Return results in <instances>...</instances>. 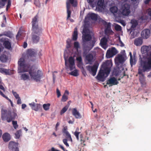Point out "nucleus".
Wrapping results in <instances>:
<instances>
[{"label":"nucleus","mask_w":151,"mask_h":151,"mask_svg":"<svg viewBox=\"0 0 151 151\" xmlns=\"http://www.w3.org/2000/svg\"><path fill=\"white\" fill-rule=\"evenodd\" d=\"M74 47L76 49H78L79 47V43L77 42H75L74 44Z\"/></svg>","instance_id":"obj_50"},{"label":"nucleus","mask_w":151,"mask_h":151,"mask_svg":"<svg viewBox=\"0 0 151 151\" xmlns=\"http://www.w3.org/2000/svg\"><path fill=\"white\" fill-rule=\"evenodd\" d=\"M78 32L77 29L76 27L75 28L73 35L72 39L73 40L76 41L78 38Z\"/></svg>","instance_id":"obj_29"},{"label":"nucleus","mask_w":151,"mask_h":151,"mask_svg":"<svg viewBox=\"0 0 151 151\" xmlns=\"http://www.w3.org/2000/svg\"><path fill=\"white\" fill-rule=\"evenodd\" d=\"M71 42V40L70 39H68L66 41V43L69 46H70Z\"/></svg>","instance_id":"obj_56"},{"label":"nucleus","mask_w":151,"mask_h":151,"mask_svg":"<svg viewBox=\"0 0 151 151\" xmlns=\"http://www.w3.org/2000/svg\"><path fill=\"white\" fill-rule=\"evenodd\" d=\"M34 4L38 7L40 6V3L39 0H34Z\"/></svg>","instance_id":"obj_43"},{"label":"nucleus","mask_w":151,"mask_h":151,"mask_svg":"<svg viewBox=\"0 0 151 151\" xmlns=\"http://www.w3.org/2000/svg\"><path fill=\"white\" fill-rule=\"evenodd\" d=\"M29 76L28 74L23 73L21 75V79L24 81L29 80Z\"/></svg>","instance_id":"obj_31"},{"label":"nucleus","mask_w":151,"mask_h":151,"mask_svg":"<svg viewBox=\"0 0 151 151\" xmlns=\"http://www.w3.org/2000/svg\"><path fill=\"white\" fill-rule=\"evenodd\" d=\"M9 71V69H5L3 68H0V72L6 75L10 74Z\"/></svg>","instance_id":"obj_30"},{"label":"nucleus","mask_w":151,"mask_h":151,"mask_svg":"<svg viewBox=\"0 0 151 151\" xmlns=\"http://www.w3.org/2000/svg\"><path fill=\"white\" fill-rule=\"evenodd\" d=\"M17 99V104H22V102L20 97H19Z\"/></svg>","instance_id":"obj_58"},{"label":"nucleus","mask_w":151,"mask_h":151,"mask_svg":"<svg viewBox=\"0 0 151 151\" xmlns=\"http://www.w3.org/2000/svg\"><path fill=\"white\" fill-rule=\"evenodd\" d=\"M131 5L125 3L122 4L118 11V15L117 16L119 17L121 15L124 16H128L131 12Z\"/></svg>","instance_id":"obj_5"},{"label":"nucleus","mask_w":151,"mask_h":151,"mask_svg":"<svg viewBox=\"0 0 151 151\" xmlns=\"http://www.w3.org/2000/svg\"><path fill=\"white\" fill-rule=\"evenodd\" d=\"M146 12L148 15L151 17V9L149 8L147 9L146 11Z\"/></svg>","instance_id":"obj_52"},{"label":"nucleus","mask_w":151,"mask_h":151,"mask_svg":"<svg viewBox=\"0 0 151 151\" xmlns=\"http://www.w3.org/2000/svg\"><path fill=\"white\" fill-rule=\"evenodd\" d=\"M76 60L78 61V66H79V64H81L82 63V59L81 57V56H79L78 57L76 58Z\"/></svg>","instance_id":"obj_42"},{"label":"nucleus","mask_w":151,"mask_h":151,"mask_svg":"<svg viewBox=\"0 0 151 151\" xmlns=\"http://www.w3.org/2000/svg\"><path fill=\"white\" fill-rule=\"evenodd\" d=\"M150 31L149 29H145L143 30L141 32V36L144 39H147L150 36Z\"/></svg>","instance_id":"obj_16"},{"label":"nucleus","mask_w":151,"mask_h":151,"mask_svg":"<svg viewBox=\"0 0 151 151\" xmlns=\"http://www.w3.org/2000/svg\"><path fill=\"white\" fill-rule=\"evenodd\" d=\"M151 69V53L149 56L145 61L141 62V66L138 69V73L141 75L139 76V81L144 80V75L142 72H145Z\"/></svg>","instance_id":"obj_4"},{"label":"nucleus","mask_w":151,"mask_h":151,"mask_svg":"<svg viewBox=\"0 0 151 151\" xmlns=\"http://www.w3.org/2000/svg\"><path fill=\"white\" fill-rule=\"evenodd\" d=\"M27 106V105L25 104H22V109H24Z\"/></svg>","instance_id":"obj_61"},{"label":"nucleus","mask_w":151,"mask_h":151,"mask_svg":"<svg viewBox=\"0 0 151 151\" xmlns=\"http://www.w3.org/2000/svg\"><path fill=\"white\" fill-rule=\"evenodd\" d=\"M115 29L117 31H120L122 30V27L120 25L116 24L115 26Z\"/></svg>","instance_id":"obj_44"},{"label":"nucleus","mask_w":151,"mask_h":151,"mask_svg":"<svg viewBox=\"0 0 151 151\" xmlns=\"http://www.w3.org/2000/svg\"><path fill=\"white\" fill-rule=\"evenodd\" d=\"M140 81L141 84L142 85V86L145 85V80Z\"/></svg>","instance_id":"obj_59"},{"label":"nucleus","mask_w":151,"mask_h":151,"mask_svg":"<svg viewBox=\"0 0 151 151\" xmlns=\"http://www.w3.org/2000/svg\"><path fill=\"white\" fill-rule=\"evenodd\" d=\"M80 133V132H77L76 131L74 133V135L76 136V137L78 136H79V134Z\"/></svg>","instance_id":"obj_62"},{"label":"nucleus","mask_w":151,"mask_h":151,"mask_svg":"<svg viewBox=\"0 0 151 151\" xmlns=\"http://www.w3.org/2000/svg\"><path fill=\"white\" fill-rule=\"evenodd\" d=\"M2 138L4 142H8L11 139V137L10 134L8 133H5L2 135Z\"/></svg>","instance_id":"obj_21"},{"label":"nucleus","mask_w":151,"mask_h":151,"mask_svg":"<svg viewBox=\"0 0 151 151\" xmlns=\"http://www.w3.org/2000/svg\"><path fill=\"white\" fill-rule=\"evenodd\" d=\"M112 64L109 60L103 62L98 74L96 76L97 79L101 81H104L105 78L109 75Z\"/></svg>","instance_id":"obj_3"},{"label":"nucleus","mask_w":151,"mask_h":151,"mask_svg":"<svg viewBox=\"0 0 151 151\" xmlns=\"http://www.w3.org/2000/svg\"><path fill=\"white\" fill-rule=\"evenodd\" d=\"M22 132V130L20 129L17 131L15 133V135L16 138H19L20 136V134Z\"/></svg>","instance_id":"obj_40"},{"label":"nucleus","mask_w":151,"mask_h":151,"mask_svg":"<svg viewBox=\"0 0 151 151\" xmlns=\"http://www.w3.org/2000/svg\"><path fill=\"white\" fill-rule=\"evenodd\" d=\"M0 95H1L3 97L5 98L6 99L9 100L11 104L12 105V101H11V100L10 99H9L7 96H6L3 93V92L1 91V90H0Z\"/></svg>","instance_id":"obj_41"},{"label":"nucleus","mask_w":151,"mask_h":151,"mask_svg":"<svg viewBox=\"0 0 151 151\" xmlns=\"http://www.w3.org/2000/svg\"><path fill=\"white\" fill-rule=\"evenodd\" d=\"M94 0H87V1L89 4L93 7H95V4L93 3Z\"/></svg>","instance_id":"obj_45"},{"label":"nucleus","mask_w":151,"mask_h":151,"mask_svg":"<svg viewBox=\"0 0 151 151\" xmlns=\"http://www.w3.org/2000/svg\"><path fill=\"white\" fill-rule=\"evenodd\" d=\"M12 124L14 127L16 129L18 127V125L17 124V121H12Z\"/></svg>","instance_id":"obj_48"},{"label":"nucleus","mask_w":151,"mask_h":151,"mask_svg":"<svg viewBox=\"0 0 151 151\" xmlns=\"http://www.w3.org/2000/svg\"><path fill=\"white\" fill-rule=\"evenodd\" d=\"M107 40L105 37L102 38L101 40L100 43L101 45H104L106 44Z\"/></svg>","instance_id":"obj_36"},{"label":"nucleus","mask_w":151,"mask_h":151,"mask_svg":"<svg viewBox=\"0 0 151 151\" xmlns=\"http://www.w3.org/2000/svg\"><path fill=\"white\" fill-rule=\"evenodd\" d=\"M93 56L91 54L89 53L87 55L86 57V59L90 64H91L93 62Z\"/></svg>","instance_id":"obj_23"},{"label":"nucleus","mask_w":151,"mask_h":151,"mask_svg":"<svg viewBox=\"0 0 151 151\" xmlns=\"http://www.w3.org/2000/svg\"><path fill=\"white\" fill-rule=\"evenodd\" d=\"M130 63L132 66L135 64V61L132 58H130Z\"/></svg>","instance_id":"obj_51"},{"label":"nucleus","mask_w":151,"mask_h":151,"mask_svg":"<svg viewBox=\"0 0 151 151\" xmlns=\"http://www.w3.org/2000/svg\"><path fill=\"white\" fill-rule=\"evenodd\" d=\"M27 43L26 42H24V44L23 45V47L24 48H25L27 47Z\"/></svg>","instance_id":"obj_63"},{"label":"nucleus","mask_w":151,"mask_h":151,"mask_svg":"<svg viewBox=\"0 0 151 151\" xmlns=\"http://www.w3.org/2000/svg\"><path fill=\"white\" fill-rule=\"evenodd\" d=\"M69 74L71 75H72L74 76H77L78 75V70H75L73 71L70 73Z\"/></svg>","instance_id":"obj_37"},{"label":"nucleus","mask_w":151,"mask_h":151,"mask_svg":"<svg viewBox=\"0 0 151 151\" xmlns=\"http://www.w3.org/2000/svg\"><path fill=\"white\" fill-rule=\"evenodd\" d=\"M18 64L19 66L18 69L19 73L28 72L32 79H34L36 81H40L43 75L41 71L38 70L36 71L35 69L32 68L28 70L27 68V66L25 63V59L23 58H21L19 59Z\"/></svg>","instance_id":"obj_1"},{"label":"nucleus","mask_w":151,"mask_h":151,"mask_svg":"<svg viewBox=\"0 0 151 151\" xmlns=\"http://www.w3.org/2000/svg\"><path fill=\"white\" fill-rule=\"evenodd\" d=\"M99 65V64L98 63H95L93 66L90 65L86 66V68L87 70L91 73L93 76H94L96 74Z\"/></svg>","instance_id":"obj_10"},{"label":"nucleus","mask_w":151,"mask_h":151,"mask_svg":"<svg viewBox=\"0 0 151 151\" xmlns=\"http://www.w3.org/2000/svg\"><path fill=\"white\" fill-rule=\"evenodd\" d=\"M17 116V114L14 112L11 113L10 111H7L6 110H3L2 111V119H5L8 122L15 119Z\"/></svg>","instance_id":"obj_6"},{"label":"nucleus","mask_w":151,"mask_h":151,"mask_svg":"<svg viewBox=\"0 0 151 151\" xmlns=\"http://www.w3.org/2000/svg\"><path fill=\"white\" fill-rule=\"evenodd\" d=\"M8 59V56L4 54H2L0 57V60L2 62H6Z\"/></svg>","instance_id":"obj_28"},{"label":"nucleus","mask_w":151,"mask_h":151,"mask_svg":"<svg viewBox=\"0 0 151 151\" xmlns=\"http://www.w3.org/2000/svg\"><path fill=\"white\" fill-rule=\"evenodd\" d=\"M111 12L114 14V15H115V13H116L118 12V8L116 6H114L111 7L110 9Z\"/></svg>","instance_id":"obj_34"},{"label":"nucleus","mask_w":151,"mask_h":151,"mask_svg":"<svg viewBox=\"0 0 151 151\" xmlns=\"http://www.w3.org/2000/svg\"><path fill=\"white\" fill-rule=\"evenodd\" d=\"M131 23L132 24L131 28L132 29H134L137 25V23L136 20H132L131 21Z\"/></svg>","instance_id":"obj_35"},{"label":"nucleus","mask_w":151,"mask_h":151,"mask_svg":"<svg viewBox=\"0 0 151 151\" xmlns=\"http://www.w3.org/2000/svg\"><path fill=\"white\" fill-rule=\"evenodd\" d=\"M72 113L73 116L76 119H80L81 116L80 113L77 111L76 108H73L72 109Z\"/></svg>","instance_id":"obj_19"},{"label":"nucleus","mask_w":151,"mask_h":151,"mask_svg":"<svg viewBox=\"0 0 151 151\" xmlns=\"http://www.w3.org/2000/svg\"><path fill=\"white\" fill-rule=\"evenodd\" d=\"M68 140V139L66 138V139H64L63 140V142L64 144L67 147H69V145L68 144L67 142Z\"/></svg>","instance_id":"obj_46"},{"label":"nucleus","mask_w":151,"mask_h":151,"mask_svg":"<svg viewBox=\"0 0 151 151\" xmlns=\"http://www.w3.org/2000/svg\"><path fill=\"white\" fill-rule=\"evenodd\" d=\"M59 147L60 148H61L64 151H65L64 148L62 145H59Z\"/></svg>","instance_id":"obj_64"},{"label":"nucleus","mask_w":151,"mask_h":151,"mask_svg":"<svg viewBox=\"0 0 151 151\" xmlns=\"http://www.w3.org/2000/svg\"><path fill=\"white\" fill-rule=\"evenodd\" d=\"M142 42V38L140 37L136 39L134 41V45L137 46L141 45Z\"/></svg>","instance_id":"obj_24"},{"label":"nucleus","mask_w":151,"mask_h":151,"mask_svg":"<svg viewBox=\"0 0 151 151\" xmlns=\"http://www.w3.org/2000/svg\"><path fill=\"white\" fill-rule=\"evenodd\" d=\"M0 89L2 90L4 92L5 91V89L2 84L0 85Z\"/></svg>","instance_id":"obj_60"},{"label":"nucleus","mask_w":151,"mask_h":151,"mask_svg":"<svg viewBox=\"0 0 151 151\" xmlns=\"http://www.w3.org/2000/svg\"><path fill=\"white\" fill-rule=\"evenodd\" d=\"M21 35V31L20 30H19L17 34L16 35V37L17 39H18V37H19Z\"/></svg>","instance_id":"obj_55"},{"label":"nucleus","mask_w":151,"mask_h":151,"mask_svg":"<svg viewBox=\"0 0 151 151\" xmlns=\"http://www.w3.org/2000/svg\"><path fill=\"white\" fill-rule=\"evenodd\" d=\"M104 4V0H99L97 2V5L101 8H103Z\"/></svg>","instance_id":"obj_33"},{"label":"nucleus","mask_w":151,"mask_h":151,"mask_svg":"<svg viewBox=\"0 0 151 151\" xmlns=\"http://www.w3.org/2000/svg\"><path fill=\"white\" fill-rule=\"evenodd\" d=\"M39 17L36 15L32 19V40L33 43L36 44L39 42V36L42 33V29L38 25Z\"/></svg>","instance_id":"obj_2"},{"label":"nucleus","mask_w":151,"mask_h":151,"mask_svg":"<svg viewBox=\"0 0 151 151\" xmlns=\"http://www.w3.org/2000/svg\"><path fill=\"white\" fill-rule=\"evenodd\" d=\"M86 19H91L93 20H96L97 19V15L94 13H91L88 14Z\"/></svg>","instance_id":"obj_22"},{"label":"nucleus","mask_w":151,"mask_h":151,"mask_svg":"<svg viewBox=\"0 0 151 151\" xmlns=\"http://www.w3.org/2000/svg\"><path fill=\"white\" fill-rule=\"evenodd\" d=\"M69 92L68 91L66 90L65 91L64 94L63 95L61 99V101L64 102L67 101L68 99V95Z\"/></svg>","instance_id":"obj_27"},{"label":"nucleus","mask_w":151,"mask_h":151,"mask_svg":"<svg viewBox=\"0 0 151 151\" xmlns=\"http://www.w3.org/2000/svg\"><path fill=\"white\" fill-rule=\"evenodd\" d=\"M35 104L34 102H32L31 103H29V105L31 107L32 109H33V108H34L35 106Z\"/></svg>","instance_id":"obj_57"},{"label":"nucleus","mask_w":151,"mask_h":151,"mask_svg":"<svg viewBox=\"0 0 151 151\" xmlns=\"http://www.w3.org/2000/svg\"><path fill=\"white\" fill-rule=\"evenodd\" d=\"M82 39L84 42L88 41L91 40L92 37L90 34L83 35Z\"/></svg>","instance_id":"obj_25"},{"label":"nucleus","mask_w":151,"mask_h":151,"mask_svg":"<svg viewBox=\"0 0 151 151\" xmlns=\"http://www.w3.org/2000/svg\"><path fill=\"white\" fill-rule=\"evenodd\" d=\"M18 143L12 141H11L9 144V148L12 151H19L18 148Z\"/></svg>","instance_id":"obj_12"},{"label":"nucleus","mask_w":151,"mask_h":151,"mask_svg":"<svg viewBox=\"0 0 151 151\" xmlns=\"http://www.w3.org/2000/svg\"><path fill=\"white\" fill-rule=\"evenodd\" d=\"M96 40H92L90 42V44L89 46H85L84 47V49L88 51L90 50L94 46Z\"/></svg>","instance_id":"obj_20"},{"label":"nucleus","mask_w":151,"mask_h":151,"mask_svg":"<svg viewBox=\"0 0 151 151\" xmlns=\"http://www.w3.org/2000/svg\"><path fill=\"white\" fill-rule=\"evenodd\" d=\"M50 105L49 103L44 104L43 105L44 109L46 111L48 110L50 108Z\"/></svg>","instance_id":"obj_39"},{"label":"nucleus","mask_w":151,"mask_h":151,"mask_svg":"<svg viewBox=\"0 0 151 151\" xmlns=\"http://www.w3.org/2000/svg\"><path fill=\"white\" fill-rule=\"evenodd\" d=\"M37 55L36 51L34 49H29L27 50V55L29 57H35Z\"/></svg>","instance_id":"obj_18"},{"label":"nucleus","mask_w":151,"mask_h":151,"mask_svg":"<svg viewBox=\"0 0 151 151\" xmlns=\"http://www.w3.org/2000/svg\"><path fill=\"white\" fill-rule=\"evenodd\" d=\"M68 106H65L63 107L62 109L61 110L60 112V114L62 115L64 113L68 110Z\"/></svg>","instance_id":"obj_38"},{"label":"nucleus","mask_w":151,"mask_h":151,"mask_svg":"<svg viewBox=\"0 0 151 151\" xmlns=\"http://www.w3.org/2000/svg\"><path fill=\"white\" fill-rule=\"evenodd\" d=\"M12 93L16 99L19 97V94H17L16 92L12 91Z\"/></svg>","instance_id":"obj_49"},{"label":"nucleus","mask_w":151,"mask_h":151,"mask_svg":"<svg viewBox=\"0 0 151 151\" xmlns=\"http://www.w3.org/2000/svg\"><path fill=\"white\" fill-rule=\"evenodd\" d=\"M118 83L116 79L114 77H113L107 80L106 83L107 84L111 85L109 86H111L112 85H117Z\"/></svg>","instance_id":"obj_15"},{"label":"nucleus","mask_w":151,"mask_h":151,"mask_svg":"<svg viewBox=\"0 0 151 151\" xmlns=\"http://www.w3.org/2000/svg\"><path fill=\"white\" fill-rule=\"evenodd\" d=\"M71 5L73 7H76L78 5L77 0H66V7L67 14V19L70 17L71 14V11L70 9Z\"/></svg>","instance_id":"obj_7"},{"label":"nucleus","mask_w":151,"mask_h":151,"mask_svg":"<svg viewBox=\"0 0 151 151\" xmlns=\"http://www.w3.org/2000/svg\"><path fill=\"white\" fill-rule=\"evenodd\" d=\"M115 63L117 65H122L125 60L124 57L122 55H118L115 58Z\"/></svg>","instance_id":"obj_13"},{"label":"nucleus","mask_w":151,"mask_h":151,"mask_svg":"<svg viewBox=\"0 0 151 151\" xmlns=\"http://www.w3.org/2000/svg\"><path fill=\"white\" fill-rule=\"evenodd\" d=\"M148 47L146 46H143L142 47L141 51H143L144 52H146L147 51Z\"/></svg>","instance_id":"obj_47"},{"label":"nucleus","mask_w":151,"mask_h":151,"mask_svg":"<svg viewBox=\"0 0 151 151\" xmlns=\"http://www.w3.org/2000/svg\"><path fill=\"white\" fill-rule=\"evenodd\" d=\"M42 108V106L40 104H36L35 105V106L33 108V110L37 111L41 109Z\"/></svg>","instance_id":"obj_32"},{"label":"nucleus","mask_w":151,"mask_h":151,"mask_svg":"<svg viewBox=\"0 0 151 151\" xmlns=\"http://www.w3.org/2000/svg\"><path fill=\"white\" fill-rule=\"evenodd\" d=\"M117 53V52L116 49L115 47H113L107 50L106 57L107 58H110L116 55Z\"/></svg>","instance_id":"obj_11"},{"label":"nucleus","mask_w":151,"mask_h":151,"mask_svg":"<svg viewBox=\"0 0 151 151\" xmlns=\"http://www.w3.org/2000/svg\"><path fill=\"white\" fill-rule=\"evenodd\" d=\"M68 128L67 126L64 127L62 129V132L64 135H65L66 138L68 139L69 141L72 142V139L71 136L67 131Z\"/></svg>","instance_id":"obj_14"},{"label":"nucleus","mask_w":151,"mask_h":151,"mask_svg":"<svg viewBox=\"0 0 151 151\" xmlns=\"http://www.w3.org/2000/svg\"><path fill=\"white\" fill-rule=\"evenodd\" d=\"M100 21L102 22L103 24L105 26V33L106 35H109L112 34L114 33V32L111 28V24L109 22L107 23L106 21L102 19L100 20Z\"/></svg>","instance_id":"obj_9"},{"label":"nucleus","mask_w":151,"mask_h":151,"mask_svg":"<svg viewBox=\"0 0 151 151\" xmlns=\"http://www.w3.org/2000/svg\"><path fill=\"white\" fill-rule=\"evenodd\" d=\"M134 4L137 5L139 3V0H131Z\"/></svg>","instance_id":"obj_54"},{"label":"nucleus","mask_w":151,"mask_h":151,"mask_svg":"<svg viewBox=\"0 0 151 151\" xmlns=\"http://www.w3.org/2000/svg\"><path fill=\"white\" fill-rule=\"evenodd\" d=\"M56 92H57V97L58 98H59L61 96V93H60V92L59 90L58 89V88H57Z\"/></svg>","instance_id":"obj_53"},{"label":"nucleus","mask_w":151,"mask_h":151,"mask_svg":"<svg viewBox=\"0 0 151 151\" xmlns=\"http://www.w3.org/2000/svg\"><path fill=\"white\" fill-rule=\"evenodd\" d=\"M5 39L4 38H1L0 41L1 42H3V45L6 48L8 49H10L11 48V43L8 41H5Z\"/></svg>","instance_id":"obj_17"},{"label":"nucleus","mask_w":151,"mask_h":151,"mask_svg":"<svg viewBox=\"0 0 151 151\" xmlns=\"http://www.w3.org/2000/svg\"><path fill=\"white\" fill-rule=\"evenodd\" d=\"M65 65L67 69L72 70L75 68V60L72 56L70 57L68 60L65 58Z\"/></svg>","instance_id":"obj_8"},{"label":"nucleus","mask_w":151,"mask_h":151,"mask_svg":"<svg viewBox=\"0 0 151 151\" xmlns=\"http://www.w3.org/2000/svg\"><path fill=\"white\" fill-rule=\"evenodd\" d=\"M89 28L88 25L86 24L84 25L82 32L83 35L89 34L90 30Z\"/></svg>","instance_id":"obj_26"}]
</instances>
